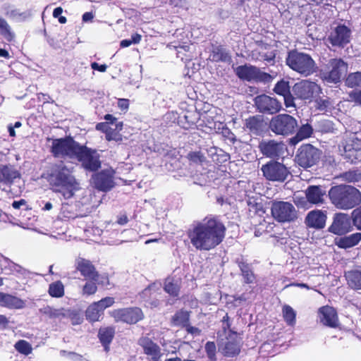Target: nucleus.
I'll return each instance as SVG.
<instances>
[{"label":"nucleus","mask_w":361,"mask_h":361,"mask_svg":"<svg viewBox=\"0 0 361 361\" xmlns=\"http://www.w3.org/2000/svg\"><path fill=\"white\" fill-rule=\"evenodd\" d=\"M226 227L216 215L209 214L187 231L192 245L197 250L209 251L224 240Z\"/></svg>","instance_id":"1"},{"label":"nucleus","mask_w":361,"mask_h":361,"mask_svg":"<svg viewBox=\"0 0 361 361\" xmlns=\"http://www.w3.org/2000/svg\"><path fill=\"white\" fill-rule=\"evenodd\" d=\"M50 190L60 194L65 200L73 198L81 189L80 181L73 171L63 164H55L44 176Z\"/></svg>","instance_id":"2"},{"label":"nucleus","mask_w":361,"mask_h":361,"mask_svg":"<svg viewBox=\"0 0 361 361\" xmlns=\"http://www.w3.org/2000/svg\"><path fill=\"white\" fill-rule=\"evenodd\" d=\"M328 195L331 203L341 210L353 209L361 203V192L350 185L339 184L332 186Z\"/></svg>","instance_id":"3"},{"label":"nucleus","mask_w":361,"mask_h":361,"mask_svg":"<svg viewBox=\"0 0 361 361\" xmlns=\"http://www.w3.org/2000/svg\"><path fill=\"white\" fill-rule=\"evenodd\" d=\"M286 65L293 71L304 77H307L317 71V66L312 56L296 49L288 52Z\"/></svg>","instance_id":"4"},{"label":"nucleus","mask_w":361,"mask_h":361,"mask_svg":"<svg viewBox=\"0 0 361 361\" xmlns=\"http://www.w3.org/2000/svg\"><path fill=\"white\" fill-rule=\"evenodd\" d=\"M80 144L71 136L52 140L50 152L54 158L75 159Z\"/></svg>","instance_id":"5"},{"label":"nucleus","mask_w":361,"mask_h":361,"mask_svg":"<svg viewBox=\"0 0 361 361\" xmlns=\"http://www.w3.org/2000/svg\"><path fill=\"white\" fill-rule=\"evenodd\" d=\"M269 127L276 135L288 136L296 132L298 124L293 116L287 114H280L271 119Z\"/></svg>","instance_id":"6"},{"label":"nucleus","mask_w":361,"mask_h":361,"mask_svg":"<svg viewBox=\"0 0 361 361\" xmlns=\"http://www.w3.org/2000/svg\"><path fill=\"white\" fill-rule=\"evenodd\" d=\"M88 172H97L102 166L100 155L95 149L80 145L75 157Z\"/></svg>","instance_id":"7"},{"label":"nucleus","mask_w":361,"mask_h":361,"mask_svg":"<svg viewBox=\"0 0 361 361\" xmlns=\"http://www.w3.org/2000/svg\"><path fill=\"white\" fill-rule=\"evenodd\" d=\"M322 151L311 144L302 145L297 151L295 160L297 164L308 169L316 165L320 160Z\"/></svg>","instance_id":"8"},{"label":"nucleus","mask_w":361,"mask_h":361,"mask_svg":"<svg viewBox=\"0 0 361 361\" xmlns=\"http://www.w3.org/2000/svg\"><path fill=\"white\" fill-rule=\"evenodd\" d=\"M263 176L272 182H284L290 174L289 169L282 163L270 160L261 167Z\"/></svg>","instance_id":"9"},{"label":"nucleus","mask_w":361,"mask_h":361,"mask_svg":"<svg viewBox=\"0 0 361 361\" xmlns=\"http://www.w3.org/2000/svg\"><path fill=\"white\" fill-rule=\"evenodd\" d=\"M236 75L243 80L256 82H269L273 77L268 73L262 71L259 68L252 65H241L235 70Z\"/></svg>","instance_id":"10"},{"label":"nucleus","mask_w":361,"mask_h":361,"mask_svg":"<svg viewBox=\"0 0 361 361\" xmlns=\"http://www.w3.org/2000/svg\"><path fill=\"white\" fill-rule=\"evenodd\" d=\"M347 67V63L342 59H331L326 65L325 70L321 72V78L330 83H338Z\"/></svg>","instance_id":"11"},{"label":"nucleus","mask_w":361,"mask_h":361,"mask_svg":"<svg viewBox=\"0 0 361 361\" xmlns=\"http://www.w3.org/2000/svg\"><path fill=\"white\" fill-rule=\"evenodd\" d=\"M293 92L296 98L311 102L322 93V88L315 82L302 80L295 83L293 87Z\"/></svg>","instance_id":"12"},{"label":"nucleus","mask_w":361,"mask_h":361,"mask_svg":"<svg viewBox=\"0 0 361 361\" xmlns=\"http://www.w3.org/2000/svg\"><path fill=\"white\" fill-rule=\"evenodd\" d=\"M271 212L274 219L281 223L290 222L297 218L295 207L288 202H273Z\"/></svg>","instance_id":"13"},{"label":"nucleus","mask_w":361,"mask_h":361,"mask_svg":"<svg viewBox=\"0 0 361 361\" xmlns=\"http://www.w3.org/2000/svg\"><path fill=\"white\" fill-rule=\"evenodd\" d=\"M111 316L116 322L128 324H135L145 317L143 311L138 307L116 309L111 312Z\"/></svg>","instance_id":"14"},{"label":"nucleus","mask_w":361,"mask_h":361,"mask_svg":"<svg viewBox=\"0 0 361 361\" xmlns=\"http://www.w3.org/2000/svg\"><path fill=\"white\" fill-rule=\"evenodd\" d=\"M350 29L343 24H339L330 32L327 40L334 47L344 48L350 43Z\"/></svg>","instance_id":"15"},{"label":"nucleus","mask_w":361,"mask_h":361,"mask_svg":"<svg viewBox=\"0 0 361 361\" xmlns=\"http://www.w3.org/2000/svg\"><path fill=\"white\" fill-rule=\"evenodd\" d=\"M353 230L350 215L345 213H336L328 231L337 235H345Z\"/></svg>","instance_id":"16"},{"label":"nucleus","mask_w":361,"mask_h":361,"mask_svg":"<svg viewBox=\"0 0 361 361\" xmlns=\"http://www.w3.org/2000/svg\"><path fill=\"white\" fill-rule=\"evenodd\" d=\"M94 188L99 191L108 192L115 185L114 171L111 169H104L94 172L92 176Z\"/></svg>","instance_id":"17"},{"label":"nucleus","mask_w":361,"mask_h":361,"mask_svg":"<svg viewBox=\"0 0 361 361\" xmlns=\"http://www.w3.org/2000/svg\"><path fill=\"white\" fill-rule=\"evenodd\" d=\"M255 104L259 112L264 114H275L281 109V104L276 98L260 94L255 98Z\"/></svg>","instance_id":"18"},{"label":"nucleus","mask_w":361,"mask_h":361,"mask_svg":"<svg viewBox=\"0 0 361 361\" xmlns=\"http://www.w3.org/2000/svg\"><path fill=\"white\" fill-rule=\"evenodd\" d=\"M259 148L263 155L271 159L283 157L287 149L283 142L274 140L262 141L259 144Z\"/></svg>","instance_id":"19"},{"label":"nucleus","mask_w":361,"mask_h":361,"mask_svg":"<svg viewBox=\"0 0 361 361\" xmlns=\"http://www.w3.org/2000/svg\"><path fill=\"white\" fill-rule=\"evenodd\" d=\"M75 269L85 279L99 280V274L93 263L85 258L78 257L75 260Z\"/></svg>","instance_id":"20"},{"label":"nucleus","mask_w":361,"mask_h":361,"mask_svg":"<svg viewBox=\"0 0 361 361\" xmlns=\"http://www.w3.org/2000/svg\"><path fill=\"white\" fill-rule=\"evenodd\" d=\"M318 317L320 322L330 328H337L339 326L338 317L336 310L329 305L319 308Z\"/></svg>","instance_id":"21"},{"label":"nucleus","mask_w":361,"mask_h":361,"mask_svg":"<svg viewBox=\"0 0 361 361\" xmlns=\"http://www.w3.org/2000/svg\"><path fill=\"white\" fill-rule=\"evenodd\" d=\"M326 219V211L314 209L307 213L305 223L308 228L319 230L325 227Z\"/></svg>","instance_id":"22"},{"label":"nucleus","mask_w":361,"mask_h":361,"mask_svg":"<svg viewBox=\"0 0 361 361\" xmlns=\"http://www.w3.org/2000/svg\"><path fill=\"white\" fill-rule=\"evenodd\" d=\"M266 123L261 115L250 116L244 121V129L250 135H261L264 131Z\"/></svg>","instance_id":"23"},{"label":"nucleus","mask_w":361,"mask_h":361,"mask_svg":"<svg viewBox=\"0 0 361 361\" xmlns=\"http://www.w3.org/2000/svg\"><path fill=\"white\" fill-rule=\"evenodd\" d=\"M343 156L351 163L356 164L361 161V140H352L344 146Z\"/></svg>","instance_id":"24"},{"label":"nucleus","mask_w":361,"mask_h":361,"mask_svg":"<svg viewBox=\"0 0 361 361\" xmlns=\"http://www.w3.org/2000/svg\"><path fill=\"white\" fill-rule=\"evenodd\" d=\"M274 91L276 94L283 97L286 107L295 106V97L290 92V86L288 81L284 79L278 81L274 87Z\"/></svg>","instance_id":"25"},{"label":"nucleus","mask_w":361,"mask_h":361,"mask_svg":"<svg viewBox=\"0 0 361 361\" xmlns=\"http://www.w3.org/2000/svg\"><path fill=\"white\" fill-rule=\"evenodd\" d=\"M20 178V173L13 165L0 164V185H11Z\"/></svg>","instance_id":"26"},{"label":"nucleus","mask_w":361,"mask_h":361,"mask_svg":"<svg viewBox=\"0 0 361 361\" xmlns=\"http://www.w3.org/2000/svg\"><path fill=\"white\" fill-rule=\"evenodd\" d=\"M307 201L312 204H322L326 191L321 185H309L305 191Z\"/></svg>","instance_id":"27"},{"label":"nucleus","mask_w":361,"mask_h":361,"mask_svg":"<svg viewBox=\"0 0 361 361\" xmlns=\"http://www.w3.org/2000/svg\"><path fill=\"white\" fill-rule=\"evenodd\" d=\"M115 334L116 329L113 326L99 328L98 338L106 352L109 350V345L115 336Z\"/></svg>","instance_id":"28"},{"label":"nucleus","mask_w":361,"mask_h":361,"mask_svg":"<svg viewBox=\"0 0 361 361\" xmlns=\"http://www.w3.org/2000/svg\"><path fill=\"white\" fill-rule=\"evenodd\" d=\"M0 306L9 309H21L25 306V302L16 296L0 292Z\"/></svg>","instance_id":"29"},{"label":"nucleus","mask_w":361,"mask_h":361,"mask_svg":"<svg viewBox=\"0 0 361 361\" xmlns=\"http://www.w3.org/2000/svg\"><path fill=\"white\" fill-rule=\"evenodd\" d=\"M181 288V279L168 276L164 283V290L170 296L178 298Z\"/></svg>","instance_id":"30"},{"label":"nucleus","mask_w":361,"mask_h":361,"mask_svg":"<svg viewBox=\"0 0 361 361\" xmlns=\"http://www.w3.org/2000/svg\"><path fill=\"white\" fill-rule=\"evenodd\" d=\"M138 345L143 349V353L148 356H154L161 353V348L149 337H141L138 340Z\"/></svg>","instance_id":"31"},{"label":"nucleus","mask_w":361,"mask_h":361,"mask_svg":"<svg viewBox=\"0 0 361 361\" xmlns=\"http://www.w3.org/2000/svg\"><path fill=\"white\" fill-rule=\"evenodd\" d=\"M296 131L295 135L289 139L288 143L290 145H295L300 141L310 137L314 130L310 124L305 123L299 127Z\"/></svg>","instance_id":"32"},{"label":"nucleus","mask_w":361,"mask_h":361,"mask_svg":"<svg viewBox=\"0 0 361 361\" xmlns=\"http://www.w3.org/2000/svg\"><path fill=\"white\" fill-rule=\"evenodd\" d=\"M66 309L64 307L54 308L49 305L39 310L40 312L47 318L52 320L61 322L66 319Z\"/></svg>","instance_id":"33"},{"label":"nucleus","mask_w":361,"mask_h":361,"mask_svg":"<svg viewBox=\"0 0 361 361\" xmlns=\"http://www.w3.org/2000/svg\"><path fill=\"white\" fill-rule=\"evenodd\" d=\"M209 59L216 63L229 62L231 60V57L224 46L212 44V49L209 54Z\"/></svg>","instance_id":"34"},{"label":"nucleus","mask_w":361,"mask_h":361,"mask_svg":"<svg viewBox=\"0 0 361 361\" xmlns=\"http://www.w3.org/2000/svg\"><path fill=\"white\" fill-rule=\"evenodd\" d=\"M158 290L159 289H156L154 284L152 283L142 290L139 293V296L142 301L149 302L152 307H157L159 303V300L157 299L152 300V299L155 298Z\"/></svg>","instance_id":"35"},{"label":"nucleus","mask_w":361,"mask_h":361,"mask_svg":"<svg viewBox=\"0 0 361 361\" xmlns=\"http://www.w3.org/2000/svg\"><path fill=\"white\" fill-rule=\"evenodd\" d=\"M348 286L355 290H361V271L353 269L345 273Z\"/></svg>","instance_id":"36"},{"label":"nucleus","mask_w":361,"mask_h":361,"mask_svg":"<svg viewBox=\"0 0 361 361\" xmlns=\"http://www.w3.org/2000/svg\"><path fill=\"white\" fill-rule=\"evenodd\" d=\"M190 312L185 310H179L172 316L171 322L173 326L184 328L189 322Z\"/></svg>","instance_id":"37"},{"label":"nucleus","mask_w":361,"mask_h":361,"mask_svg":"<svg viewBox=\"0 0 361 361\" xmlns=\"http://www.w3.org/2000/svg\"><path fill=\"white\" fill-rule=\"evenodd\" d=\"M240 352V345L236 340L227 341L222 349V353L226 357L237 356Z\"/></svg>","instance_id":"38"},{"label":"nucleus","mask_w":361,"mask_h":361,"mask_svg":"<svg viewBox=\"0 0 361 361\" xmlns=\"http://www.w3.org/2000/svg\"><path fill=\"white\" fill-rule=\"evenodd\" d=\"M338 177L344 182L355 183L361 180V172L359 169H350L340 173Z\"/></svg>","instance_id":"39"},{"label":"nucleus","mask_w":361,"mask_h":361,"mask_svg":"<svg viewBox=\"0 0 361 361\" xmlns=\"http://www.w3.org/2000/svg\"><path fill=\"white\" fill-rule=\"evenodd\" d=\"M48 293L51 298H60L65 295V286L60 281H56L49 285Z\"/></svg>","instance_id":"40"},{"label":"nucleus","mask_w":361,"mask_h":361,"mask_svg":"<svg viewBox=\"0 0 361 361\" xmlns=\"http://www.w3.org/2000/svg\"><path fill=\"white\" fill-rule=\"evenodd\" d=\"M102 314L103 312L95 302L89 305L85 311L87 320L92 323L99 321Z\"/></svg>","instance_id":"41"},{"label":"nucleus","mask_w":361,"mask_h":361,"mask_svg":"<svg viewBox=\"0 0 361 361\" xmlns=\"http://www.w3.org/2000/svg\"><path fill=\"white\" fill-rule=\"evenodd\" d=\"M238 265L241 271L244 282L247 284L252 283L255 280V276L250 266L245 262H240Z\"/></svg>","instance_id":"42"},{"label":"nucleus","mask_w":361,"mask_h":361,"mask_svg":"<svg viewBox=\"0 0 361 361\" xmlns=\"http://www.w3.org/2000/svg\"><path fill=\"white\" fill-rule=\"evenodd\" d=\"M283 317L287 325L293 326L296 323V312L288 305H284L282 307Z\"/></svg>","instance_id":"43"},{"label":"nucleus","mask_w":361,"mask_h":361,"mask_svg":"<svg viewBox=\"0 0 361 361\" xmlns=\"http://www.w3.org/2000/svg\"><path fill=\"white\" fill-rule=\"evenodd\" d=\"M0 35L8 42H12L15 38V34L12 31L8 22L0 16Z\"/></svg>","instance_id":"44"},{"label":"nucleus","mask_w":361,"mask_h":361,"mask_svg":"<svg viewBox=\"0 0 361 361\" xmlns=\"http://www.w3.org/2000/svg\"><path fill=\"white\" fill-rule=\"evenodd\" d=\"M348 87L356 88L361 87V71L349 73L345 80Z\"/></svg>","instance_id":"45"},{"label":"nucleus","mask_w":361,"mask_h":361,"mask_svg":"<svg viewBox=\"0 0 361 361\" xmlns=\"http://www.w3.org/2000/svg\"><path fill=\"white\" fill-rule=\"evenodd\" d=\"M14 348L19 353L25 356L30 355L32 352V345L25 340H19L15 345Z\"/></svg>","instance_id":"46"},{"label":"nucleus","mask_w":361,"mask_h":361,"mask_svg":"<svg viewBox=\"0 0 361 361\" xmlns=\"http://www.w3.org/2000/svg\"><path fill=\"white\" fill-rule=\"evenodd\" d=\"M86 280V283L82 286V294L87 296L94 295L97 291V283L99 280Z\"/></svg>","instance_id":"47"},{"label":"nucleus","mask_w":361,"mask_h":361,"mask_svg":"<svg viewBox=\"0 0 361 361\" xmlns=\"http://www.w3.org/2000/svg\"><path fill=\"white\" fill-rule=\"evenodd\" d=\"M248 210L250 214L257 215L259 216H263L265 214V209H264L262 202H257L256 201L249 200L247 202Z\"/></svg>","instance_id":"48"},{"label":"nucleus","mask_w":361,"mask_h":361,"mask_svg":"<svg viewBox=\"0 0 361 361\" xmlns=\"http://www.w3.org/2000/svg\"><path fill=\"white\" fill-rule=\"evenodd\" d=\"M186 158L190 164L201 165L206 161V157L201 151L190 152Z\"/></svg>","instance_id":"49"},{"label":"nucleus","mask_w":361,"mask_h":361,"mask_svg":"<svg viewBox=\"0 0 361 361\" xmlns=\"http://www.w3.org/2000/svg\"><path fill=\"white\" fill-rule=\"evenodd\" d=\"M6 260L8 262V266L5 267V269L9 270V274L15 275H24L25 274L26 270L23 267L8 258Z\"/></svg>","instance_id":"50"},{"label":"nucleus","mask_w":361,"mask_h":361,"mask_svg":"<svg viewBox=\"0 0 361 361\" xmlns=\"http://www.w3.org/2000/svg\"><path fill=\"white\" fill-rule=\"evenodd\" d=\"M350 217L353 226L361 231V205L353 210Z\"/></svg>","instance_id":"51"},{"label":"nucleus","mask_w":361,"mask_h":361,"mask_svg":"<svg viewBox=\"0 0 361 361\" xmlns=\"http://www.w3.org/2000/svg\"><path fill=\"white\" fill-rule=\"evenodd\" d=\"M66 319H70L73 325H77L82 322V318L78 310L66 309Z\"/></svg>","instance_id":"52"},{"label":"nucleus","mask_w":361,"mask_h":361,"mask_svg":"<svg viewBox=\"0 0 361 361\" xmlns=\"http://www.w3.org/2000/svg\"><path fill=\"white\" fill-rule=\"evenodd\" d=\"M204 348L209 361H216V347L215 343L214 341H207Z\"/></svg>","instance_id":"53"},{"label":"nucleus","mask_w":361,"mask_h":361,"mask_svg":"<svg viewBox=\"0 0 361 361\" xmlns=\"http://www.w3.org/2000/svg\"><path fill=\"white\" fill-rule=\"evenodd\" d=\"M315 102L317 109L320 111H326L331 106V102L329 97H326L324 99L318 97L315 99Z\"/></svg>","instance_id":"54"},{"label":"nucleus","mask_w":361,"mask_h":361,"mask_svg":"<svg viewBox=\"0 0 361 361\" xmlns=\"http://www.w3.org/2000/svg\"><path fill=\"white\" fill-rule=\"evenodd\" d=\"M107 141H115L117 142H121L123 141V135L116 130V129L111 128L110 130L106 133L105 135Z\"/></svg>","instance_id":"55"},{"label":"nucleus","mask_w":361,"mask_h":361,"mask_svg":"<svg viewBox=\"0 0 361 361\" xmlns=\"http://www.w3.org/2000/svg\"><path fill=\"white\" fill-rule=\"evenodd\" d=\"M349 102H353L357 105L361 106V88L355 89L348 93Z\"/></svg>","instance_id":"56"},{"label":"nucleus","mask_w":361,"mask_h":361,"mask_svg":"<svg viewBox=\"0 0 361 361\" xmlns=\"http://www.w3.org/2000/svg\"><path fill=\"white\" fill-rule=\"evenodd\" d=\"M114 302H115V300L114 298L106 297V298L101 299L100 300H99L97 302H95V304H97V305L99 306V307L101 309V310L102 312H104V310L106 308L112 306L114 304Z\"/></svg>","instance_id":"57"},{"label":"nucleus","mask_w":361,"mask_h":361,"mask_svg":"<svg viewBox=\"0 0 361 361\" xmlns=\"http://www.w3.org/2000/svg\"><path fill=\"white\" fill-rule=\"evenodd\" d=\"M221 322H222V329H223L224 332H226L227 331H229L231 333L236 335V332H234L231 329V323L230 317H229L228 313H226L225 314V316L223 317Z\"/></svg>","instance_id":"58"},{"label":"nucleus","mask_w":361,"mask_h":361,"mask_svg":"<svg viewBox=\"0 0 361 361\" xmlns=\"http://www.w3.org/2000/svg\"><path fill=\"white\" fill-rule=\"evenodd\" d=\"M70 205L68 203H63L61 204V212L64 218L73 219L75 213L68 210Z\"/></svg>","instance_id":"59"},{"label":"nucleus","mask_w":361,"mask_h":361,"mask_svg":"<svg viewBox=\"0 0 361 361\" xmlns=\"http://www.w3.org/2000/svg\"><path fill=\"white\" fill-rule=\"evenodd\" d=\"M95 128H96V130L104 133L105 134V135H106V133H108L111 128L109 127V123H107V122H101V123H98L96 125Z\"/></svg>","instance_id":"60"},{"label":"nucleus","mask_w":361,"mask_h":361,"mask_svg":"<svg viewBox=\"0 0 361 361\" xmlns=\"http://www.w3.org/2000/svg\"><path fill=\"white\" fill-rule=\"evenodd\" d=\"M348 237L353 247L361 241V233H353Z\"/></svg>","instance_id":"61"},{"label":"nucleus","mask_w":361,"mask_h":361,"mask_svg":"<svg viewBox=\"0 0 361 361\" xmlns=\"http://www.w3.org/2000/svg\"><path fill=\"white\" fill-rule=\"evenodd\" d=\"M8 15L12 18H25L27 17V13L25 12H20L18 9H13L9 13Z\"/></svg>","instance_id":"62"},{"label":"nucleus","mask_w":361,"mask_h":361,"mask_svg":"<svg viewBox=\"0 0 361 361\" xmlns=\"http://www.w3.org/2000/svg\"><path fill=\"white\" fill-rule=\"evenodd\" d=\"M12 207L15 209H20L22 207H24L25 209L26 210L27 209V201L24 199H20V200L14 201L12 203Z\"/></svg>","instance_id":"63"},{"label":"nucleus","mask_w":361,"mask_h":361,"mask_svg":"<svg viewBox=\"0 0 361 361\" xmlns=\"http://www.w3.org/2000/svg\"><path fill=\"white\" fill-rule=\"evenodd\" d=\"M188 334L192 335H199L201 333V330L197 327L192 326L190 324V322L184 327Z\"/></svg>","instance_id":"64"}]
</instances>
